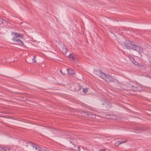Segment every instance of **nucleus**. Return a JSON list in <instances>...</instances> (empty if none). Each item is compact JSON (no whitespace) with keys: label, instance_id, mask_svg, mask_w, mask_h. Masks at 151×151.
Masks as SVG:
<instances>
[{"label":"nucleus","instance_id":"nucleus-1","mask_svg":"<svg viewBox=\"0 0 151 151\" xmlns=\"http://www.w3.org/2000/svg\"><path fill=\"white\" fill-rule=\"evenodd\" d=\"M124 45L127 49H132L139 53L141 50V47L133 44L130 41L126 40L124 42Z\"/></svg>","mask_w":151,"mask_h":151},{"label":"nucleus","instance_id":"nucleus-2","mask_svg":"<svg viewBox=\"0 0 151 151\" xmlns=\"http://www.w3.org/2000/svg\"><path fill=\"white\" fill-rule=\"evenodd\" d=\"M59 44L60 45L59 48L60 50L63 54H65L67 52V48L63 43H62L61 42Z\"/></svg>","mask_w":151,"mask_h":151},{"label":"nucleus","instance_id":"nucleus-3","mask_svg":"<svg viewBox=\"0 0 151 151\" xmlns=\"http://www.w3.org/2000/svg\"><path fill=\"white\" fill-rule=\"evenodd\" d=\"M148 129V128L146 127H142L140 126H138L135 127L134 129V132L136 133H139L142 131H145Z\"/></svg>","mask_w":151,"mask_h":151},{"label":"nucleus","instance_id":"nucleus-26","mask_svg":"<svg viewBox=\"0 0 151 151\" xmlns=\"http://www.w3.org/2000/svg\"><path fill=\"white\" fill-rule=\"evenodd\" d=\"M2 148V147H0V151H1V150H2V151H3V150H1V148Z\"/></svg>","mask_w":151,"mask_h":151},{"label":"nucleus","instance_id":"nucleus-24","mask_svg":"<svg viewBox=\"0 0 151 151\" xmlns=\"http://www.w3.org/2000/svg\"><path fill=\"white\" fill-rule=\"evenodd\" d=\"M79 90H80L82 88V87L81 86L79 85Z\"/></svg>","mask_w":151,"mask_h":151},{"label":"nucleus","instance_id":"nucleus-27","mask_svg":"<svg viewBox=\"0 0 151 151\" xmlns=\"http://www.w3.org/2000/svg\"><path fill=\"white\" fill-rule=\"evenodd\" d=\"M62 70H60V72L61 73H62V74L63 73H62Z\"/></svg>","mask_w":151,"mask_h":151},{"label":"nucleus","instance_id":"nucleus-20","mask_svg":"<svg viewBox=\"0 0 151 151\" xmlns=\"http://www.w3.org/2000/svg\"><path fill=\"white\" fill-rule=\"evenodd\" d=\"M142 69H145L146 68V67L145 66L143 65H142V66L140 67Z\"/></svg>","mask_w":151,"mask_h":151},{"label":"nucleus","instance_id":"nucleus-12","mask_svg":"<svg viewBox=\"0 0 151 151\" xmlns=\"http://www.w3.org/2000/svg\"><path fill=\"white\" fill-rule=\"evenodd\" d=\"M1 150H3L5 151H10L11 149L9 147H4L1 148Z\"/></svg>","mask_w":151,"mask_h":151},{"label":"nucleus","instance_id":"nucleus-5","mask_svg":"<svg viewBox=\"0 0 151 151\" xmlns=\"http://www.w3.org/2000/svg\"><path fill=\"white\" fill-rule=\"evenodd\" d=\"M95 74L98 75L101 78H104L106 76V74L103 73L101 71L99 70H95L94 71Z\"/></svg>","mask_w":151,"mask_h":151},{"label":"nucleus","instance_id":"nucleus-14","mask_svg":"<svg viewBox=\"0 0 151 151\" xmlns=\"http://www.w3.org/2000/svg\"><path fill=\"white\" fill-rule=\"evenodd\" d=\"M19 39L17 38V37H14L12 39V40L14 42H18L19 41Z\"/></svg>","mask_w":151,"mask_h":151},{"label":"nucleus","instance_id":"nucleus-9","mask_svg":"<svg viewBox=\"0 0 151 151\" xmlns=\"http://www.w3.org/2000/svg\"><path fill=\"white\" fill-rule=\"evenodd\" d=\"M3 24L4 25H6L7 24V22L5 19L0 18V25Z\"/></svg>","mask_w":151,"mask_h":151},{"label":"nucleus","instance_id":"nucleus-21","mask_svg":"<svg viewBox=\"0 0 151 151\" xmlns=\"http://www.w3.org/2000/svg\"><path fill=\"white\" fill-rule=\"evenodd\" d=\"M142 69H145L146 68V67L145 66L143 65H142V66L140 67Z\"/></svg>","mask_w":151,"mask_h":151},{"label":"nucleus","instance_id":"nucleus-17","mask_svg":"<svg viewBox=\"0 0 151 151\" xmlns=\"http://www.w3.org/2000/svg\"><path fill=\"white\" fill-rule=\"evenodd\" d=\"M88 91V89L87 88H83V93H86Z\"/></svg>","mask_w":151,"mask_h":151},{"label":"nucleus","instance_id":"nucleus-19","mask_svg":"<svg viewBox=\"0 0 151 151\" xmlns=\"http://www.w3.org/2000/svg\"><path fill=\"white\" fill-rule=\"evenodd\" d=\"M40 151H48L47 150L45 149V148H41Z\"/></svg>","mask_w":151,"mask_h":151},{"label":"nucleus","instance_id":"nucleus-22","mask_svg":"<svg viewBox=\"0 0 151 151\" xmlns=\"http://www.w3.org/2000/svg\"><path fill=\"white\" fill-rule=\"evenodd\" d=\"M35 55L34 56V58H33V59H32V60L34 62H36L35 59Z\"/></svg>","mask_w":151,"mask_h":151},{"label":"nucleus","instance_id":"nucleus-25","mask_svg":"<svg viewBox=\"0 0 151 151\" xmlns=\"http://www.w3.org/2000/svg\"><path fill=\"white\" fill-rule=\"evenodd\" d=\"M146 55L148 56H149V57L150 56V54L149 53H147V54H146Z\"/></svg>","mask_w":151,"mask_h":151},{"label":"nucleus","instance_id":"nucleus-10","mask_svg":"<svg viewBox=\"0 0 151 151\" xmlns=\"http://www.w3.org/2000/svg\"><path fill=\"white\" fill-rule=\"evenodd\" d=\"M68 72L69 74L70 75H73L75 71L73 70L72 69H67Z\"/></svg>","mask_w":151,"mask_h":151},{"label":"nucleus","instance_id":"nucleus-8","mask_svg":"<svg viewBox=\"0 0 151 151\" xmlns=\"http://www.w3.org/2000/svg\"><path fill=\"white\" fill-rule=\"evenodd\" d=\"M32 146H33L32 151H40L41 147L36 145L32 144Z\"/></svg>","mask_w":151,"mask_h":151},{"label":"nucleus","instance_id":"nucleus-11","mask_svg":"<svg viewBox=\"0 0 151 151\" xmlns=\"http://www.w3.org/2000/svg\"><path fill=\"white\" fill-rule=\"evenodd\" d=\"M12 35H14L15 36V37H23V35L20 34H18L17 33L13 32L12 34Z\"/></svg>","mask_w":151,"mask_h":151},{"label":"nucleus","instance_id":"nucleus-15","mask_svg":"<svg viewBox=\"0 0 151 151\" xmlns=\"http://www.w3.org/2000/svg\"><path fill=\"white\" fill-rule=\"evenodd\" d=\"M132 63L135 65H137L138 64L137 62H136L134 60L132 61Z\"/></svg>","mask_w":151,"mask_h":151},{"label":"nucleus","instance_id":"nucleus-23","mask_svg":"<svg viewBox=\"0 0 151 151\" xmlns=\"http://www.w3.org/2000/svg\"><path fill=\"white\" fill-rule=\"evenodd\" d=\"M142 65L141 64H138L137 65L138 66V67H141L142 66Z\"/></svg>","mask_w":151,"mask_h":151},{"label":"nucleus","instance_id":"nucleus-16","mask_svg":"<svg viewBox=\"0 0 151 151\" xmlns=\"http://www.w3.org/2000/svg\"><path fill=\"white\" fill-rule=\"evenodd\" d=\"M103 101V100H102V101ZM103 101H104V102H102V105H104V104L105 103H106L107 102H108V101H107V100L106 99H103Z\"/></svg>","mask_w":151,"mask_h":151},{"label":"nucleus","instance_id":"nucleus-6","mask_svg":"<svg viewBox=\"0 0 151 151\" xmlns=\"http://www.w3.org/2000/svg\"><path fill=\"white\" fill-rule=\"evenodd\" d=\"M70 60H72L74 62L76 63L77 61L76 56L74 54H70L68 56Z\"/></svg>","mask_w":151,"mask_h":151},{"label":"nucleus","instance_id":"nucleus-7","mask_svg":"<svg viewBox=\"0 0 151 151\" xmlns=\"http://www.w3.org/2000/svg\"><path fill=\"white\" fill-rule=\"evenodd\" d=\"M132 90L134 91H141L142 90L141 87L139 86H132Z\"/></svg>","mask_w":151,"mask_h":151},{"label":"nucleus","instance_id":"nucleus-28","mask_svg":"<svg viewBox=\"0 0 151 151\" xmlns=\"http://www.w3.org/2000/svg\"><path fill=\"white\" fill-rule=\"evenodd\" d=\"M70 143H72V142H70Z\"/></svg>","mask_w":151,"mask_h":151},{"label":"nucleus","instance_id":"nucleus-18","mask_svg":"<svg viewBox=\"0 0 151 151\" xmlns=\"http://www.w3.org/2000/svg\"><path fill=\"white\" fill-rule=\"evenodd\" d=\"M18 43L21 44V45H23V43L22 42V41L20 40L19 39V40L18 41Z\"/></svg>","mask_w":151,"mask_h":151},{"label":"nucleus","instance_id":"nucleus-13","mask_svg":"<svg viewBox=\"0 0 151 151\" xmlns=\"http://www.w3.org/2000/svg\"><path fill=\"white\" fill-rule=\"evenodd\" d=\"M127 141V140H126L125 141H118L116 142L115 143V145H118L121 144L122 143H124L126 142Z\"/></svg>","mask_w":151,"mask_h":151},{"label":"nucleus","instance_id":"nucleus-4","mask_svg":"<svg viewBox=\"0 0 151 151\" xmlns=\"http://www.w3.org/2000/svg\"><path fill=\"white\" fill-rule=\"evenodd\" d=\"M103 79L105 80L106 82H114L116 81L115 79L114 78L109 74H106V76Z\"/></svg>","mask_w":151,"mask_h":151}]
</instances>
